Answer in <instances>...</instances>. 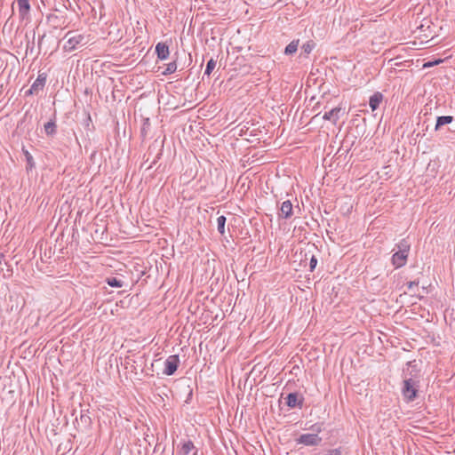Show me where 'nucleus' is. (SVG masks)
Segmentation results:
<instances>
[{
  "label": "nucleus",
  "instance_id": "nucleus-1",
  "mask_svg": "<svg viewBox=\"0 0 455 455\" xmlns=\"http://www.w3.org/2000/svg\"><path fill=\"white\" fill-rule=\"evenodd\" d=\"M310 429L314 431L313 434H303L296 439L298 444H303L306 446H317L322 443V438L318 435V433L322 431L320 424L313 425Z\"/></svg>",
  "mask_w": 455,
  "mask_h": 455
},
{
  "label": "nucleus",
  "instance_id": "nucleus-2",
  "mask_svg": "<svg viewBox=\"0 0 455 455\" xmlns=\"http://www.w3.org/2000/svg\"><path fill=\"white\" fill-rule=\"evenodd\" d=\"M402 394L405 401H414L418 394L417 382L412 379H404L403 386L402 388Z\"/></svg>",
  "mask_w": 455,
  "mask_h": 455
},
{
  "label": "nucleus",
  "instance_id": "nucleus-3",
  "mask_svg": "<svg viewBox=\"0 0 455 455\" xmlns=\"http://www.w3.org/2000/svg\"><path fill=\"white\" fill-rule=\"evenodd\" d=\"M65 38H68V40L63 45V50L68 52L74 51L78 44H85L84 43V36L83 35H73L72 32H68Z\"/></svg>",
  "mask_w": 455,
  "mask_h": 455
},
{
  "label": "nucleus",
  "instance_id": "nucleus-4",
  "mask_svg": "<svg viewBox=\"0 0 455 455\" xmlns=\"http://www.w3.org/2000/svg\"><path fill=\"white\" fill-rule=\"evenodd\" d=\"M180 364V357L178 355H172L167 357L164 362V373L167 376L173 375Z\"/></svg>",
  "mask_w": 455,
  "mask_h": 455
},
{
  "label": "nucleus",
  "instance_id": "nucleus-5",
  "mask_svg": "<svg viewBox=\"0 0 455 455\" xmlns=\"http://www.w3.org/2000/svg\"><path fill=\"white\" fill-rule=\"evenodd\" d=\"M286 404L290 408H301L303 405V397L299 396L297 393H290L286 397Z\"/></svg>",
  "mask_w": 455,
  "mask_h": 455
},
{
  "label": "nucleus",
  "instance_id": "nucleus-6",
  "mask_svg": "<svg viewBox=\"0 0 455 455\" xmlns=\"http://www.w3.org/2000/svg\"><path fill=\"white\" fill-rule=\"evenodd\" d=\"M409 253L397 251L392 256V263L395 268L404 266L407 262Z\"/></svg>",
  "mask_w": 455,
  "mask_h": 455
},
{
  "label": "nucleus",
  "instance_id": "nucleus-7",
  "mask_svg": "<svg viewBox=\"0 0 455 455\" xmlns=\"http://www.w3.org/2000/svg\"><path fill=\"white\" fill-rule=\"evenodd\" d=\"M292 210L293 207L291 202L290 200H286L282 204L278 215L282 219H290L293 214Z\"/></svg>",
  "mask_w": 455,
  "mask_h": 455
},
{
  "label": "nucleus",
  "instance_id": "nucleus-8",
  "mask_svg": "<svg viewBox=\"0 0 455 455\" xmlns=\"http://www.w3.org/2000/svg\"><path fill=\"white\" fill-rule=\"evenodd\" d=\"M342 108L339 107L333 108L328 112H325L323 119L331 121L333 124H336L337 121L340 117Z\"/></svg>",
  "mask_w": 455,
  "mask_h": 455
},
{
  "label": "nucleus",
  "instance_id": "nucleus-9",
  "mask_svg": "<svg viewBox=\"0 0 455 455\" xmlns=\"http://www.w3.org/2000/svg\"><path fill=\"white\" fill-rule=\"evenodd\" d=\"M156 52L159 60H164L170 55L169 46L165 43L160 42L156 45Z\"/></svg>",
  "mask_w": 455,
  "mask_h": 455
},
{
  "label": "nucleus",
  "instance_id": "nucleus-10",
  "mask_svg": "<svg viewBox=\"0 0 455 455\" xmlns=\"http://www.w3.org/2000/svg\"><path fill=\"white\" fill-rule=\"evenodd\" d=\"M17 4L20 17L25 19L30 12L29 0H17Z\"/></svg>",
  "mask_w": 455,
  "mask_h": 455
},
{
  "label": "nucleus",
  "instance_id": "nucleus-11",
  "mask_svg": "<svg viewBox=\"0 0 455 455\" xmlns=\"http://www.w3.org/2000/svg\"><path fill=\"white\" fill-rule=\"evenodd\" d=\"M452 122H453V116H437L436 123L435 125V131L439 132V131H441L443 126L452 124Z\"/></svg>",
  "mask_w": 455,
  "mask_h": 455
},
{
  "label": "nucleus",
  "instance_id": "nucleus-12",
  "mask_svg": "<svg viewBox=\"0 0 455 455\" xmlns=\"http://www.w3.org/2000/svg\"><path fill=\"white\" fill-rule=\"evenodd\" d=\"M194 451H197L192 441L188 440L184 442L178 451L179 455H191Z\"/></svg>",
  "mask_w": 455,
  "mask_h": 455
},
{
  "label": "nucleus",
  "instance_id": "nucleus-13",
  "mask_svg": "<svg viewBox=\"0 0 455 455\" xmlns=\"http://www.w3.org/2000/svg\"><path fill=\"white\" fill-rule=\"evenodd\" d=\"M46 82V75L45 74H39L37 78L35 80V82L32 84L31 87L33 91L37 92V93L42 91L45 85Z\"/></svg>",
  "mask_w": 455,
  "mask_h": 455
},
{
  "label": "nucleus",
  "instance_id": "nucleus-14",
  "mask_svg": "<svg viewBox=\"0 0 455 455\" xmlns=\"http://www.w3.org/2000/svg\"><path fill=\"white\" fill-rule=\"evenodd\" d=\"M382 100L383 95L381 92H375L370 97L369 106L372 111L376 110L379 107V104L381 103Z\"/></svg>",
  "mask_w": 455,
  "mask_h": 455
},
{
  "label": "nucleus",
  "instance_id": "nucleus-15",
  "mask_svg": "<svg viewBox=\"0 0 455 455\" xmlns=\"http://www.w3.org/2000/svg\"><path fill=\"white\" fill-rule=\"evenodd\" d=\"M44 132L48 136H53L57 132V124L55 120L51 119L44 124Z\"/></svg>",
  "mask_w": 455,
  "mask_h": 455
},
{
  "label": "nucleus",
  "instance_id": "nucleus-16",
  "mask_svg": "<svg viewBox=\"0 0 455 455\" xmlns=\"http://www.w3.org/2000/svg\"><path fill=\"white\" fill-rule=\"evenodd\" d=\"M22 152L27 161V170H32L35 167V162L32 155L24 147L22 148Z\"/></svg>",
  "mask_w": 455,
  "mask_h": 455
},
{
  "label": "nucleus",
  "instance_id": "nucleus-17",
  "mask_svg": "<svg viewBox=\"0 0 455 455\" xmlns=\"http://www.w3.org/2000/svg\"><path fill=\"white\" fill-rule=\"evenodd\" d=\"M299 46V40H292L284 50L286 55L293 54L297 52Z\"/></svg>",
  "mask_w": 455,
  "mask_h": 455
},
{
  "label": "nucleus",
  "instance_id": "nucleus-18",
  "mask_svg": "<svg viewBox=\"0 0 455 455\" xmlns=\"http://www.w3.org/2000/svg\"><path fill=\"white\" fill-rule=\"evenodd\" d=\"M227 219L224 215H221L218 217L217 219V225H218V231L224 235L225 233V224H226Z\"/></svg>",
  "mask_w": 455,
  "mask_h": 455
},
{
  "label": "nucleus",
  "instance_id": "nucleus-19",
  "mask_svg": "<svg viewBox=\"0 0 455 455\" xmlns=\"http://www.w3.org/2000/svg\"><path fill=\"white\" fill-rule=\"evenodd\" d=\"M315 46V44L313 41H307L306 44L302 45L301 51L307 56L312 52Z\"/></svg>",
  "mask_w": 455,
  "mask_h": 455
},
{
  "label": "nucleus",
  "instance_id": "nucleus-20",
  "mask_svg": "<svg viewBox=\"0 0 455 455\" xmlns=\"http://www.w3.org/2000/svg\"><path fill=\"white\" fill-rule=\"evenodd\" d=\"M397 247L399 251L409 253L411 244L408 243L406 239H402L400 243L397 244Z\"/></svg>",
  "mask_w": 455,
  "mask_h": 455
},
{
  "label": "nucleus",
  "instance_id": "nucleus-21",
  "mask_svg": "<svg viewBox=\"0 0 455 455\" xmlns=\"http://www.w3.org/2000/svg\"><path fill=\"white\" fill-rule=\"evenodd\" d=\"M215 67H216V60L212 58L211 60H208V62L206 64V68H205L204 75L209 76L212 74V72L213 71V69L215 68Z\"/></svg>",
  "mask_w": 455,
  "mask_h": 455
},
{
  "label": "nucleus",
  "instance_id": "nucleus-22",
  "mask_svg": "<svg viewBox=\"0 0 455 455\" xmlns=\"http://www.w3.org/2000/svg\"><path fill=\"white\" fill-rule=\"evenodd\" d=\"M151 124L149 122V119L147 118L143 121V124L140 129V135L141 137L145 138L148 135V132L150 129Z\"/></svg>",
  "mask_w": 455,
  "mask_h": 455
},
{
  "label": "nucleus",
  "instance_id": "nucleus-23",
  "mask_svg": "<svg viewBox=\"0 0 455 455\" xmlns=\"http://www.w3.org/2000/svg\"><path fill=\"white\" fill-rule=\"evenodd\" d=\"M176 70H177L176 61H172L167 64V67H166L165 70L163 72V75L168 76V75L174 73Z\"/></svg>",
  "mask_w": 455,
  "mask_h": 455
},
{
  "label": "nucleus",
  "instance_id": "nucleus-24",
  "mask_svg": "<svg viewBox=\"0 0 455 455\" xmlns=\"http://www.w3.org/2000/svg\"><path fill=\"white\" fill-rule=\"evenodd\" d=\"M316 265H317V258L314 254H311L310 259H309V270L311 272H313L315 270Z\"/></svg>",
  "mask_w": 455,
  "mask_h": 455
},
{
  "label": "nucleus",
  "instance_id": "nucleus-25",
  "mask_svg": "<svg viewBox=\"0 0 455 455\" xmlns=\"http://www.w3.org/2000/svg\"><path fill=\"white\" fill-rule=\"evenodd\" d=\"M79 420L84 426H88L91 423V418L87 414L82 412L80 414Z\"/></svg>",
  "mask_w": 455,
  "mask_h": 455
},
{
  "label": "nucleus",
  "instance_id": "nucleus-26",
  "mask_svg": "<svg viewBox=\"0 0 455 455\" xmlns=\"http://www.w3.org/2000/svg\"><path fill=\"white\" fill-rule=\"evenodd\" d=\"M443 60L442 59H437V60H435L433 61H428V62H426L423 67L424 68H430V67H434V66H436V65H439L440 63H442Z\"/></svg>",
  "mask_w": 455,
  "mask_h": 455
},
{
  "label": "nucleus",
  "instance_id": "nucleus-27",
  "mask_svg": "<svg viewBox=\"0 0 455 455\" xmlns=\"http://www.w3.org/2000/svg\"><path fill=\"white\" fill-rule=\"evenodd\" d=\"M108 284H123L122 281L117 279L116 277H108L106 279Z\"/></svg>",
  "mask_w": 455,
  "mask_h": 455
},
{
  "label": "nucleus",
  "instance_id": "nucleus-28",
  "mask_svg": "<svg viewBox=\"0 0 455 455\" xmlns=\"http://www.w3.org/2000/svg\"><path fill=\"white\" fill-rule=\"evenodd\" d=\"M34 39H35V36H33V41L31 43L28 42L27 44V52L29 50L30 53H32L33 50H34V46H35Z\"/></svg>",
  "mask_w": 455,
  "mask_h": 455
},
{
  "label": "nucleus",
  "instance_id": "nucleus-29",
  "mask_svg": "<svg viewBox=\"0 0 455 455\" xmlns=\"http://www.w3.org/2000/svg\"><path fill=\"white\" fill-rule=\"evenodd\" d=\"M449 324H450V327L451 328V330H453V331L455 332V317L453 316V313H451V317Z\"/></svg>",
  "mask_w": 455,
  "mask_h": 455
},
{
  "label": "nucleus",
  "instance_id": "nucleus-30",
  "mask_svg": "<svg viewBox=\"0 0 455 455\" xmlns=\"http://www.w3.org/2000/svg\"><path fill=\"white\" fill-rule=\"evenodd\" d=\"M161 153H158L157 156L155 157V159L152 161L149 166L147 167V169H150L157 163V160L160 158Z\"/></svg>",
  "mask_w": 455,
  "mask_h": 455
},
{
  "label": "nucleus",
  "instance_id": "nucleus-31",
  "mask_svg": "<svg viewBox=\"0 0 455 455\" xmlns=\"http://www.w3.org/2000/svg\"><path fill=\"white\" fill-rule=\"evenodd\" d=\"M33 94H38L37 92L36 91H33L32 90V87H30L28 91H26L25 92V95L26 96H29V95H33Z\"/></svg>",
  "mask_w": 455,
  "mask_h": 455
},
{
  "label": "nucleus",
  "instance_id": "nucleus-32",
  "mask_svg": "<svg viewBox=\"0 0 455 455\" xmlns=\"http://www.w3.org/2000/svg\"><path fill=\"white\" fill-rule=\"evenodd\" d=\"M44 37H45V34H44L41 36H39V39H38V48L39 49L41 48V44H42V41L44 40Z\"/></svg>",
  "mask_w": 455,
  "mask_h": 455
},
{
  "label": "nucleus",
  "instance_id": "nucleus-33",
  "mask_svg": "<svg viewBox=\"0 0 455 455\" xmlns=\"http://www.w3.org/2000/svg\"><path fill=\"white\" fill-rule=\"evenodd\" d=\"M407 284L412 285V284H417V283L415 281H410L407 283Z\"/></svg>",
  "mask_w": 455,
  "mask_h": 455
},
{
  "label": "nucleus",
  "instance_id": "nucleus-34",
  "mask_svg": "<svg viewBox=\"0 0 455 455\" xmlns=\"http://www.w3.org/2000/svg\"><path fill=\"white\" fill-rule=\"evenodd\" d=\"M307 254H308L307 252H306V253L304 254V258H305L304 259H305V260H307Z\"/></svg>",
  "mask_w": 455,
  "mask_h": 455
},
{
  "label": "nucleus",
  "instance_id": "nucleus-35",
  "mask_svg": "<svg viewBox=\"0 0 455 455\" xmlns=\"http://www.w3.org/2000/svg\"><path fill=\"white\" fill-rule=\"evenodd\" d=\"M415 287H416V286H412V285L408 286V288H409L410 290H413V288H415Z\"/></svg>",
  "mask_w": 455,
  "mask_h": 455
},
{
  "label": "nucleus",
  "instance_id": "nucleus-36",
  "mask_svg": "<svg viewBox=\"0 0 455 455\" xmlns=\"http://www.w3.org/2000/svg\"><path fill=\"white\" fill-rule=\"evenodd\" d=\"M191 455H197V451H194Z\"/></svg>",
  "mask_w": 455,
  "mask_h": 455
},
{
  "label": "nucleus",
  "instance_id": "nucleus-37",
  "mask_svg": "<svg viewBox=\"0 0 455 455\" xmlns=\"http://www.w3.org/2000/svg\"><path fill=\"white\" fill-rule=\"evenodd\" d=\"M149 161V158H147L146 162L142 164V166L148 162Z\"/></svg>",
  "mask_w": 455,
  "mask_h": 455
}]
</instances>
